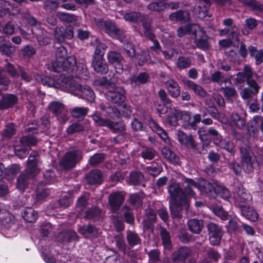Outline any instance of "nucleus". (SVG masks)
Instances as JSON below:
<instances>
[{"label": "nucleus", "instance_id": "20e7f679", "mask_svg": "<svg viewBox=\"0 0 263 263\" xmlns=\"http://www.w3.org/2000/svg\"><path fill=\"white\" fill-rule=\"evenodd\" d=\"M76 63V57L71 55L59 63H49L46 66L48 69L52 71L60 72L64 71L73 74L78 70Z\"/></svg>", "mask_w": 263, "mask_h": 263}, {"label": "nucleus", "instance_id": "39448f33", "mask_svg": "<svg viewBox=\"0 0 263 263\" xmlns=\"http://www.w3.org/2000/svg\"><path fill=\"white\" fill-rule=\"evenodd\" d=\"M96 24L100 29L112 38L119 40L120 42H123L126 40L124 33L118 29L115 23L110 20L98 18L96 20Z\"/></svg>", "mask_w": 263, "mask_h": 263}, {"label": "nucleus", "instance_id": "ea45409f", "mask_svg": "<svg viewBox=\"0 0 263 263\" xmlns=\"http://www.w3.org/2000/svg\"><path fill=\"white\" fill-rule=\"evenodd\" d=\"M22 215L24 220L29 222H35L37 217V213L31 208H26Z\"/></svg>", "mask_w": 263, "mask_h": 263}, {"label": "nucleus", "instance_id": "69168bd1", "mask_svg": "<svg viewBox=\"0 0 263 263\" xmlns=\"http://www.w3.org/2000/svg\"><path fill=\"white\" fill-rule=\"evenodd\" d=\"M165 159L170 163L177 164L179 161V157L170 148L165 147Z\"/></svg>", "mask_w": 263, "mask_h": 263}, {"label": "nucleus", "instance_id": "4468645a", "mask_svg": "<svg viewBox=\"0 0 263 263\" xmlns=\"http://www.w3.org/2000/svg\"><path fill=\"white\" fill-rule=\"evenodd\" d=\"M234 197L235 204L238 208L250 204L252 198L251 194L241 186H237L235 189Z\"/></svg>", "mask_w": 263, "mask_h": 263}, {"label": "nucleus", "instance_id": "72a5a7b5", "mask_svg": "<svg viewBox=\"0 0 263 263\" xmlns=\"http://www.w3.org/2000/svg\"><path fill=\"white\" fill-rule=\"evenodd\" d=\"M229 79L225 77L224 74L220 71H215L211 74L210 81L219 85L226 83Z\"/></svg>", "mask_w": 263, "mask_h": 263}, {"label": "nucleus", "instance_id": "f03ea898", "mask_svg": "<svg viewBox=\"0 0 263 263\" xmlns=\"http://www.w3.org/2000/svg\"><path fill=\"white\" fill-rule=\"evenodd\" d=\"M36 154H30L27 161V167L17 179L16 187L21 192H23L28 186L29 180L34 177L40 172L41 165Z\"/></svg>", "mask_w": 263, "mask_h": 263}, {"label": "nucleus", "instance_id": "58836bf2", "mask_svg": "<svg viewBox=\"0 0 263 263\" xmlns=\"http://www.w3.org/2000/svg\"><path fill=\"white\" fill-rule=\"evenodd\" d=\"M230 120L239 129H242L246 126V121L245 119L237 113L233 112L231 115Z\"/></svg>", "mask_w": 263, "mask_h": 263}, {"label": "nucleus", "instance_id": "6e6d98bb", "mask_svg": "<svg viewBox=\"0 0 263 263\" xmlns=\"http://www.w3.org/2000/svg\"><path fill=\"white\" fill-rule=\"evenodd\" d=\"M88 112V108L83 107H74L70 110L71 116L74 118H81L85 116Z\"/></svg>", "mask_w": 263, "mask_h": 263}, {"label": "nucleus", "instance_id": "4be33fe9", "mask_svg": "<svg viewBox=\"0 0 263 263\" xmlns=\"http://www.w3.org/2000/svg\"><path fill=\"white\" fill-rule=\"evenodd\" d=\"M183 82L185 86L192 89L196 95L200 97L205 98L206 96L209 97V95L208 93L206 90L200 85L189 80H184Z\"/></svg>", "mask_w": 263, "mask_h": 263}, {"label": "nucleus", "instance_id": "c85d7f7f", "mask_svg": "<svg viewBox=\"0 0 263 263\" xmlns=\"http://www.w3.org/2000/svg\"><path fill=\"white\" fill-rule=\"evenodd\" d=\"M169 94L174 98H177L180 93L178 83L173 79H169L165 82Z\"/></svg>", "mask_w": 263, "mask_h": 263}, {"label": "nucleus", "instance_id": "c9c22d12", "mask_svg": "<svg viewBox=\"0 0 263 263\" xmlns=\"http://www.w3.org/2000/svg\"><path fill=\"white\" fill-rule=\"evenodd\" d=\"M218 185L215 183H212L208 180L203 179L200 183V187L201 191L206 194H211L213 192H216V187Z\"/></svg>", "mask_w": 263, "mask_h": 263}, {"label": "nucleus", "instance_id": "de8ad7c7", "mask_svg": "<svg viewBox=\"0 0 263 263\" xmlns=\"http://www.w3.org/2000/svg\"><path fill=\"white\" fill-rule=\"evenodd\" d=\"M155 1V2H152L147 6V9L156 12L163 11L164 9V0Z\"/></svg>", "mask_w": 263, "mask_h": 263}, {"label": "nucleus", "instance_id": "f257e3e1", "mask_svg": "<svg viewBox=\"0 0 263 263\" xmlns=\"http://www.w3.org/2000/svg\"><path fill=\"white\" fill-rule=\"evenodd\" d=\"M185 184L184 192L176 183H172L168 187V191L174 202L177 204H184L186 209L189 207L188 197H194L195 193L194 188H198V183L192 179L184 178L183 179Z\"/></svg>", "mask_w": 263, "mask_h": 263}, {"label": "nucleus", "instance_id": "f3484780", "mask_svg": "<svg viewBox=\"0 0 263 263\" xmlns=\"http://www.w3.org/2000/svg\"><path fill=\"white\" fill-rule=\"evenodd\" d=\"M254 75L257 76L254 73L252 67L249 65H245L242 72H238L236 75L235 81L238 84H242L245 81L247 84L249 82L254 80L253 79Z\"/></svg>", "mask_w": 263, "mask_h": 263}, {"label": "nucleus", "instance_id": "1a4fd4ad", "mask_svg": "<svg viewBox=\"0 0 263 263\" xmlns=\"http://www.w3.org/2000/svg\"><path fill=\"white\" fill-rule=\"evenodd\" d=\"M82 158V152L78 148H74L67 152L60 162L61 166L68 169L74 167Z\"/></svg>", "mask_w": 263, "mask_h": 263}, {"label": "nucleus", "instance_id": "0eeeda50", "mask_svg": "<svg viewBox=\"0 0 263 263\" xmlns=\"http://www.w3.org/2000/svg\"><path fill=\"white\" fill-rule=\"evenodd\" d=\"M70 79L74 83L73 85L75 86V89L73 90H67L68 92H70L79 98L84 99L90 102H92L95 100V95L90 87L87 85L82 86L78 83L75 79L71 77Z\"/></svg>", "mask_w": 263, "mask_h": 263}, {"label": "nucleus", "instance_id": "774afa93", "mask_svg": "<svg viewBox=\"0 0 263 263\" xmlns=\"http://www.w3.org/2000/svg\"><path fill=\"white\" fill-rule=\"evenodd\" d=\"M241 167L240 164L235 160L230 161L228 163V167L230 170L232 171L233 173L237 176L240 175L241 173Z\"/></svg>", "mask_w": 263, "mask_h": 263}, {"label": "nucleus", "instance_id": "052dcab7", "mask_svg": "<svg viewBox=\"0 0 263 263\" xmlns=\"http://www.w3.org/2000/svg\"><path fill=\"white\" fill-rule=\"evenodd\" d=\"M107 46L103 43H98L97 45L93 59H104L105 50Z\"/></svg>", "mask_w": 263, "mask_h": 263}, {"label": "nucleus", "instance_id": "a18cd8bd", "mask_svg": "<svg viewBox=\"0 0 263 263\" xmlns=\"http://www.w3.org/2000/svg\"><path fill=\"white\" fill-rule=\"evenodd\" d=\"M37 138L33 135L24 136L20 139V143L22 146H34L37 143Z\"/></svg>", "mask_w": 263, "mask_h": 263}, {"label": "nucleus", "instance_id": "e433bc0d", "mask_svg": "<svg viewBox=\"0 0 263 263\" xmlns=\"http://www.w3.org/2000/svg\"><path fill=\"white\" fill-rule=\"evenodd\" d=\"M191 58L185 56H179L176 62V66L179 70L187 69L191 66Z\"/></svg>", "mask_w": 263, "mask_h": 263}, {"label": "nucleus", "instance_id": "dca6fc26", "mask_svg": "<svg viewBox=\"0 0 263 263\" xmlns=\"http://www.w3.org/2000/svg\"><path fill=\"white\" fill-rule=\"evenodd\" d=\"M247 84V86L243 88L240 91V95L243 100L250 101L258 93L260 86L255 80Z\"/></svg>", "mask_w": 263, "mask_h": 263}, {"label": "nucleus", "instance_id": "bf43d9fd", "mask_svg": "<svg viewBox=\"0 0 263 263\" xmlns=\"http://www.w3.org/2000/svg\"><path fill=\"white\" fill-rule=\"evenodd\" d=\"M67 52L66 49L63 46L57 48L55 52V61L50 63H59L65 60L67 56Z\"/></svg>", "mask_w": 263, "mask_h": 263}, {"label": "nucleus", "instance_id": "37998d69", "mask_svg": "<svg viewBox=\"0 0 263 263\" xmlns=\"http://www.w3.org/2000/svg\"><path fill=\"white\" fill-rule=\"evenodd\" d=\"M13 6L10 2L1 0L0 1V17H4L7 14L11 13V10Z\"/></svg>", "mask_w": 263, "mask_h": 263}, {"label": "nucleus", "instance_id": "5fc2aeb1", "mask_svg": "<svg viewBox=\"0 0 263 263\" xmlns=\"http://www.w3.org/2000/svg\"><path fill=\"white\" fill-rule=\"evenodd\" d=\"M124 18L128 22H138L143 20V15L141 13L137 12L127 13L124 15Z\"/></svg>", "mask_w": 263, "mask_h": 263}, {"label": "nucleus", "instance_id": "c756f323", "mask_svg": "<svg viewBox=\"0 0 263 263\" xmlns=\"http://www.w3.org/2000/svg\"><path fill=\"white\" fill-rule=\"evenodd\" d=\"M187 226L192 233L199 234L203 227V221L202 219H192L188 221Z\"/></svg>", "mask_w": 263, "mask_h": 263}, {"label": "nucleus", "instance_id": "9d476101", "mask_svg": "<svg viewBox=\"0 0 263 263\" xmlns=\"http://www.w3.org/2000/svg\"><path fill=\"white\" fill-rule=\"evenodd\" d=\"M210 243L218 246L224 234L222 227L215 223L210 222L206 226Z\"/></svg>", "mask_w": 263, "mask_h": 263}, {"label": "nucleus", "instance_id": "412c9836", "mask_svg": "<svg viewBox=\"0 0 263 263\" xmlns=\"http://www.w3.org/2000/svg\"><path fill=\"white\" fill-rule=\"evenodd\" d=\"M124 201V197L121 192L111 193L108 197V202L114 210H118Z\"/></svg>", "mask_w": 263, "mask_h": 263}, {"label": "nucleus", "instance_id": "13d9d810", "mask_svg": "<svg viewBox=\"0 0 263 263\" xmlns=\"http://www.w3.org/2000/svg\"><path fill=\"white\" fill-rule=\"evenodd\" d=\"M157 154L156 151L152 148L145 147H143L141 153V157L144 160H151L154 158Z\"/></svg>", "mask_w": 263, "mask_h": 263}, {"label": "nucleus", "instance_id": "cd10ccee", "mask_svg": "<svg viewBox=\"0 0 263 263\" xmlns=\"http://www.w3.org/2000/svg\"><path fill=\"white\" fill-rule=\"evenodd\" d=\"M17 101L16 96L11 94H7L3 96L0 101V109H7L13 106Z\"/></svg>", "mask_w": 263, "mask_h": 263}, {"label": "nucleus", "instance_id": "603ef678", "mask_svg": "<svg viewBox=\"0 0 263 263\" xmlns=\"http://www.w3.org/2000/svg\"><path fill=\"white\" fill-rule=\"evenodd\" d=\"M125 41L123 43V48L126 52V54L130 57H134L136 56V51L133 44L128 41V39L125 35Z\"/></svg>", "mask_w": 263, "mask_h": 263}, {"label": "nucleus", "instance_id": "4c0bfd02", "mask_svg": "<svg viewBox=\"0 0 263 263\" xmlns=\"http://www.w3.org/2000/svg\"><path fill=\"white\" fill-rule=\"evenodd\" d=\"M20 171V167L13 164L5 170L4 178L7 180H12Z\"/></svg>", "mask_w": 263, "mask_h": 263}, {"label": "nucleus", "instance_id": "bb28decb", "mask_svg": "<svg viewBox=\"0 0 263 263\" xmlns=\"http://www.w3.org/2000/svg\"><path fill=\"white\" fill-rule=\"evenodd\" d=\"M86 180L90 184H100L102 181V173L98 170H93L87 175Z\"/></svg>", "mask_w": 263, "mask_h": 263}, {"label": "nucleus", "instance_id": "09e8293b", "mask_svg": "<svg viewBox=\"0 0 263 263\" xmlns=\"http://www.w3.org/2000/svg\"><path fill=\"white\" fill-rule=\"evenodd\" d=\"M72 195L69 192L62 193L59 199L60 205L64 208L68 206L72 203Z\"/></svg>", "mask_w": 263, "mask_h": 263}, {"label": "nucleus", "instance_id": "e2e57ef3", "mask_svg": "<svg viewBox=\"0 0 263 263\" xmlns=\"http://www.w3.org/2000/svg\"><path fill=\"white\" fill-rule=\"evenodd\" d=\"M59 237L60 238L63 237V241H71L78 240V236L76 233L72 230L62 232L59 234Z\"/></svg>", "mask_w": 263, "mask_h": 263}, {"label": "nucleus", "instance_id": "8fccbe9b", "mask_svg": "<svg viewBox=\"0 0 263 263\" xmlns=\"http://www.w3.org/2000/svg\"><path fill=\"white\" fill-rule=\"evenodd\" d=\"M101 216L100 210L97 207H93L86 212L85 217L89 219L97 220Z\"/></svg>", "mask_w": 263, "mask_h": 263}, {"label": "nucleus", "instance_id": "423d86ee", "mask_svg": "<svg viewBox=\"0 0 263 263\" xmlns=\"http://www.w3.org/2000/svg\"><path fill=\"white\" fill-rule=\"evenodd\" d=\"M27 22L32 26L30 31L36 36L40 45L44 46L50 43V35L49 33L44 30L39 22L33 17H28Z\"/></svg>", "mask_w": 263, "mask_h": 263}, {"label": "nucleus", "instance_id": "49530a36", "mask_svg": "<svg viewBox=\"0 0 263 263\" xmlns=\"http://www.w3.org/2000/svg\"><path fill=\"white\" fill-rule=\"evenodd\" d=\"M242 3L249 6L254 10L259 12L263 11V5L258 1L256 0H238Z\"/></svg>", "mask_w": 263, "mask_h": 263}, {"label": "nucleus", "instance_id": "79ce46f5", "mask_svg": "<svg viewBox=\"0 0 263 263\" xmlns=\"http://www.w3.org/2000/svg\"><path fill=\"white\" fill-rule=\"evenodd\" d=\"M127 241L130 247H134L140 243L141 239L137 233L131 231H127Z\"/></svg>", "mask_w": 263, "mask_h": 263}, {"label": "nucleus", "instance_id": "7c9ffc66", "mask_svg": "<svg viewBox=\"0 0 263 263\" xmlns=\"http://www.w3.org/2000/svg\"><path fill=\"white\" fill-rule=\"evenodd\" d=\"M241 166L246 173L252 172L257 163V160L256 157H251L250 158L243 159L240 161Z\"/></svg>", "mask_w": 263, "mask_h": 263}, {"label": "nucleus", "instance_id": "338daca9", "mask_svg": "<svg viewBox=\"0 0 263 263\" xmlns=\"http://www.w3.org/2000/svg\"><path fill=\"white\" fill-rule=\"evenodd\" d=\"M213 210L216 215L220 217L223 220L228 218V213L225 211L222 206L220 205H213Z\"/></svg>", "mask_w": 263, "mask_h": 263}, {"label": "nucleus", "instance_id": "6ab92c4d", "mask_svg": "<svg viewBox=\"0 0 263 263\" xmlns=\"http://www.w3.org/2000/svg\"><path fill=\"white\" fill-rule=\"evenodd\" d=\"M14 223V216L6 210L0 209L1 229L2 230L9 229Z\"/></svg>", "mask_w": 263, "mask_h": 263}, {"label": "nucleus", "instance_id": "2eb2a0df", "mask_svg": "<svg viewBox=\"0 0 263 263\" xmlns=\"http://www.w3.org/2000/svg\"><path fill=\"white\" fill-rule=\"evenodd\" d=\"M108 63L114 67L116 72L120 74L123 72L124 58L121 53L116 51H109L107 54Z\"/></svg>", "mask_w": 263, "mask_h": 263}, {"label": "nucleus", "instance_id": "680f3d73", "mask_svg": "<svg viewBox=\"0 0 263 263\" xmlns=\"http://www.w3.org/2000/svg\"><path fill=\"white\" fill-rule=\"evenodd\" d=\"M171 202L172 204H173L172 205H171V206H170L171 214H172L173 217H174L175 218H180L181 217V207L180 206L184 207L186 210H187L185 208L184 204H176L174 202V201L172 198H171Z\"/></svg>", "mask_w": 263, "mask_h": 263}, {"label": "nucleus", "instance_id": "7ed1b4c3", "mask_svg": "<svg viewBox=\"0 0 263 263\" xmlns=\"http://www.w3.org/2000/svg\"><path fill=\"white\" fill-rule=\"evenodd\" d=\"M70 78L71 77H65L63 74H60L56 80L46 76H39L37 77V80L40 81L43 85H47L55 88H60L67 91V90L75 89L74 83Z\"/></svg>", "mask_w": 263, "mask_h": 263}, {"label": "nucleus", "instance_id": "a878e982", "mask_svg": "<svg viewBox=\"0 0 263 263\" xmlns=\"http://www.w3.org/2000/svg\"><path fill=\"white\" fill-rule=\"evenodd\" d=\"M100 106L104 115L106 117L110 118L113 120L121 118L120 111H118V109L114 108L111 106H106L104 104H101Z\"/></svg>", "mask_w": 263, "mask_h": 263}, {"label": "nucleus", "instance_id": "b1692460", "mask_svg": "<svg viewBox=\"0 0 263 263\" xmlns=\"http://www.w3.org/2000/svg\"><path fill=\"white\" fill-rule=\"evenodd\" d=\"M241 215L246 219L252 221L258 219V215L256 211L249 204L239 208Z\"/></svg>", "mask_w": 263, "mask_h": 263}, {"label": "nucleus", "instance_id": "2f4dec72", "mask_svg": "<svg viewBox=\"0 0 263 263\" xmlns=\"http://www.w3.org/2000/svg\"><path fill=\"white\" fill-rule=\"evenodd\" d=\"M149 76L148 73L143 72L140 73L138 76H133L130 79L129 81L132 84L138 85L146 83L149 79Z\"/></svg>", "mask_w": 263, "mask_h": 263}, {"label": "nucleus", "instance_id": "ddd939ff", "mask_svg": "<svg viewBox=\"0 0 263 263\" xmlns=\"http://www.w3.org/2000/svg\"><path fill=\"white\" fill-rule=\"evenodd\" d=\"M48 108L61 123H65L68 120V109L61 102L53 101L49 104Z\"/></svg>", "mask_w": 263, "mask_h": 263}, {"label": "nucleus", "instance_id": "a211bd4d", "mask_svg": "<svg viewBox=\"0 0 263 263\" xmlns=\"http://www.w3.org/2000/svg\"><path fill=\"white\" fill-rule=\"evenodd\" d=\"M165 105L167 110L165 112L167 113V122L171 126H175L178 125L179 118V110L175 107H172L171 104V100L165 97Z\"/></svg>", "mask_w": 263, "mask_h": 263}, {"label": "nucleus", "instance_id": "6e6552de", "mask_svg": "<svg viewBox=\"0 0 263 263\" xmlns=\"http://www.w3.org/2000/svg\"><path fill=\"white\" fill-rule=\"evenodd\" d=\"M94 122L99 126H106L116 133H123L125 129V126L122 123L114 122L109 119L102 118L99 114H95L92 116Z\"/></svg>", "mask_w": 263, "mask_h": 263}, {"label": "nucleus", "instance_id": "9b49d317", "mask_svg": "<svg viewBox=\"0 0 263 263\" xmlns=\"http://www.w3.org/2000/svg\"><path fill=\"white\" fill-rule=\"evenodd\" d=\"M125 90L121 87L110 85L108 90L105 93L107 100L114 103L120 104L125 100Z\"/></svg>", "mask_w": 263, "mask_h": 263}, {"label": "nucleus", "instance_id": "0e129e2a", "mask_svg": "<svg viewBox=\"0 0 263 263\" xmlns=\"http://www.w3.org/2000/svg\"><path fill=\"white\" fill-rule=\"evenodd\" d=\"M208 111L210 114V115L214 119L218 120L220 122H223L222 119H223L224 121H227V119L225 118H221L222 115L221 113H220L216 107L214 105L212 106L209 108H208Z\"/></svg>", "mask_w": 263, "mask_h": 263}, {"label": "nucleus", "instance_id": "393cba45", "mask_svg": "<svg viewBox=\"0 0 263 263\" xmlns=\"http://www.w3.org/2000/svg\"><path fill=\"white\" fill-rule=\"evenodd\" d=\"M177 139L181 145H185L188 148L194 146L195 141L192 135H187L182 130H178L176 134Z\"/></svg>", "mask_w": 263, "mask_h": 263}, {"label": "nucleus", "instance_id": "aec40b11", "mask_svg": "<svg viewBox=\"0 0 263 263\" xmlns=\"http://www.w3.org/2000/svg\"><path fill=\"white\" fill-rule=\"evenodd\" d=\"M239 149L241 160L255 156L248 139L242 140Z\"/></svg>", "mask_w": 263, "mask_h": 263}, {"label": "nucleus", "instance_id": "c03bdc74", "mask_svg": "<svg viewBox=\"0 0 263 263\" xmlns=\"http://www.w3.org/2000/svg\"><path fill=\"white\" fill-rule=\"evenodd\" d=\"M144 194L142 193H137L130 195L129 202L135 207H139L142 205Z\"/></svg>", "mask_w": 263, "mask_h": 263}, {"label": "nucleus", "instance_id": "473e14b6", "mask_svg": "<svg viewBox=\"0 0 263 263\" xmlns=\"http://www.w3.org/2000/svg\"><path fill=\"white\" fill-rule=\"evenodd\" d=\"M248 51L250 56L255 58L256 65H260L263 62V49L258 50L255 47L250 46Z\"/></svg>", "mask_w": 263, "mask_h": 263}, {"label": "nucleus", "instance_id": "a19ab883", "mask_svg": "<svg viewBox=\"0 0 263 263\" xmlns=\"http://www.w3.org/2000/svg\"><path fill=\"white\" fill-rule=\"evenodd\" d=\"M179 118L182 121V125L185 128L192 129L190 127L191 115L189 111H179Z\"/></svg>", "mask_w": 263, "mask_h": 263}, {"label": "nucleus", "instance_id": "4d7b16f0", "mask_svg": "<svg viewBox=\"0 0 263 263\" xmlns=\"http://www.w3.org/2000/svg\"><path fill=\"white\" fill-rule=\"evenodd\" d=\"M219 147L226 149L231 155H234L236 152L235 144L229 140L226 141L224 140Z\"/></svg>", "mask_w": 263, "mask_h": 263}, {"label": "nucleus", "instance_id": "3c124183", "mask_svg": "<svg viewBox=\"0 0 263 263\" xmlns=\"http://www.w3.org/2000/svg\"><path fill=\"white\" fill-rule=\"evenodd\" d=\"M143 180L144 176L142 173L135 172L130 173L128 179V182L131 184L136 185L142 182Z\"/></svg>", "mask_w": 263, "mask_h": 263}, {"label": "nucleus", "instance_id": "864d4df0", "mask_svg": "<svg viewBox=\"0 0 263 263\" xmlns=\"http://www.w3.org/2000/svg\"><path fill=\"white\" fill-rule=\"evenodd\" d=\"M223 95L226 99H230L231 98H235L237 97V91L233 86H227L221 88Z\"/></svg>", "mask_w": 263, "mask_h": 263}, {"label": "nucleus", "instance_id": "f8f14e48", "mask_svg": "<svg viewBox=\"0 0 263 263\" xmlns=\"http://www.w3.org/2000/svg\"><path fill=\"white\" fill-rule=\"evenodd\" d=\"M223 24L226 28L220 30L221 35L229 34L231 40L233 41L239 42L240 31L239 28L234 23L232 18H228L223 21Z\"/></svg>", "mask_w": 263, "mask_h": 263}, {"label": "nucleus", "instance_id": "5701e85b", "mask_svg": "<svg viewBox=\"0 0 263 263\" xmlns=\"http://www.w3.org/2000/svg\"><path fill=\"white\" fill-rule=\"evenodd\" d=\"M91 66L97 73L106 74L108 71V64L104 59H93Z\"/></svg>", "mask_w": 263, "mask_h": 263}, {"label": "nucleus", "instance_id": "f704fd0d", "mask_svg": "<svg viewBox=\"0 0 263 263\" xmlns=\"http://www.w3.org/2000/svg\"><path fill=\"white\" fill-rule=\"evenodd\" d=\"M170 18L172 21L188 22L190 20V14L186 11H178L171 13Z\"/></svg>", "mask_w": 263, "mask_h": 263}]
</instances>
